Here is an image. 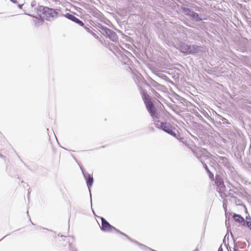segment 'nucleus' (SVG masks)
<instances>
[{
    "label": "nucleus",
    "mask_w": 251,
    "mask_h": 251,
    "mask_svg": "<svg viewBox=\"0 0 251 251\" xmlns=\"http://www.w3.org/2000/svg\"><path fill=\"white\" fill-rule=\"evenodd\" d=\"M38 10L42 12L43 17L46 19H50L57 16V12L53 9L44 6H39Z\"/></svg>",
    "instance_id": "1"
},
{
    "label": "nucleus",
    "mask_w": 251,
    "mask_h": 251,
    "mask_svg": "<svg viewBox=\"0 0 251 251\" xmlns=\"http://www.w3.org/2000/svg\"><path fill=\"white\" fill-rule=\"evenodd\" d=\"M201 47L196 45L183 44L180 47L181 51L186 54H193L199 52Z\"/></svg>",
    "instance_id": "2"
},
{
    "label": "nucleus",
    "mask_w": 251,
    "mask_h": 251,
    "mask_svg": "<svg viewBox=\"0 0 251 251\" xmlns=\"http://www.w3.org/2000/svg\"><path fill=\"white\" fill-rule=\"evenodd\" d=\"M160 128L165 132L170 134L175 137H176V134L175 132L176 128L172 126L170 123L167 122H161L160 124Z\"/></svg>",
    "instance_id": "3"
},
{
    "label": "nucleus",
    "mask_w": 251,
    "mask_h": 251,
    "mask_svg": "<svg viewBox=\"0 0 251 251\" xmlns=\"http://www.w3.org/2000/svg\"><path fill=\"white\" fill-rule=\"evenodd\" d=\"M101 226L100 228L104 231L111 232L114 230H117L116 228L110 225L103 218L101 217Z\"/></svg>",
    "instance_id": "4"
},
{
    "label": "nucleus",
    "mask_w": 251,
    "mask_h": 251,
    "mask_svg": "<svg viewBox=\"0 0 251 251\" xmlns=\"http://www.w3.org/2000/svg\"><path fill=\"white\" fill-rule=\"evenodd\" d=\"M215 184L217 186V191L221 194L226 190V186L222 178L218 176H216Z\"/></svg>",
    "instance_id": "5"
},
{
    "label": "nucleus",
    "mask_w": 251,
    "mask_h": 251,
    "mask_svg": "<svg viewBox=\"0 0 251 251\" xmlns=\"http://www.w3.org/2000/svg\"><path fill=\"white\" fill-rule=\"evenodd\" d=\"M234 220L236 222H238L240 223L244 222V219L243 217H241L240 215L234 214L233 216Z\"/></svg>",
    "instance_id": "6"
},
{
    "label": "nucleus",
    "mask_w": 251,
    "mask_h": 251,
    "mask_svg": "<svg viewBox=\"0 0 251 251\" xmlns=\"http://www.w3.org/2000/svg\"><path fill=\"white\" fill-rule=\"evenodd\" d=\"M190 17H192L193 19H195L197 22L202 20V19L200 18L199 14L194 11H192Z\"/></svg>",
    "instance_id": "7"
},
{
    "label": "nucleus",
    "mask_w": 251,
    "mask_h": 251,
    "mask_svg": "<svg viewBox=\"0 0 251 251\" xmlns=\"http://www.w3.org/2000/svg\"><path fill=\"white\" fill-rule=\"evenodd\" d=\"M148 110L152 117H154L156 116L157 113L154 107L149 108Z\"/></svg>",
    "instance_id": "8"
},
{
    "label": "nucleus",
    "mask_w": 251,
    "mask_h": 251,
    "mask_svg": "<svg viewBox=\"0 0 251 251\" xmlns=\"http://www.w3.org/2000/svg\"><path fill=\"white\" fill-rule=\"evenodd\" d=\"M182 10L183 12L184 13V14H185L186 15H187V16H191V14L192 13V11H191L190 9H189L188 8H185V7L182 8Z\"/></svg>",
    "instance_id": "9"
},
{
    "label": "nucleus",
    "mask_w": 251,
    "mask_h": 251,
    "mask_svg": "<svg viewBox=\"0 0 251 251\" xmlns=\"http://www.w3.org/2000/svg\"><path fill=\"white\" fill-rule=\"evenodd\" d=\"M143 99L144 101V103H145L147 101L151 100L150 96L146 92H144L143 94Z\"/></svg>",
    "instance_id": "10"
},
{
    "label": "nucleus",
    "mask_w": 251,
    "mask_h": 251,
    "mask_svg": "<svg viewBox=\"0 0 251 251\" xmlns=\"http://www.w3.org/2000/svg\"><path fill=\"white\" fill-rule=\"evenodd\" d=\"M145 104L146 106L147 109L154 107V104L151 100L146 102Z\"/></svg>",
    "instance_id": "11"
},
{
    "label": "nucleus",
    "mask_w": 251,
    "mask_h": 251,
    "mask_svg": "<svg viewBox=\"0 0 251 251\" xmlns=\"http://www.w3.org/2000/svg\"><path fill=\"white\" fill-rule=\"evenodd\" d=\"M67 17L70 20H72V21H74V22H75V21L76 20V19H77L76 17H75V16L73 15H71V14H68V15H67Z\"/></svg>",
    "instance_id": "12"
},
{
    "label": "nucleus",
    "mask_w": 251,
    "mask_h": 251,
    "mask_svg": "<svg viewBox=\"0 0 251 251\" xmlns=\"http://www.w3.org/2000/svg\"><path fill=\"white\" fill-rule=\"evenodd\" d=\"M75 23L78 24L79 25H80L81 26H83L84 25V23L81 21L79 20L78 18L75 21Z\"/></svg>",
    "instance_id": "13"
},
{
    "label": "nucleus",
    "mask_w": 251,
    "mask_h": 251,
    "mask_svg": "<svg viewBox=\"0 0 251 251\" xmlns=\"http://www.w3.org/2000/svg\"><path fill=\"white\" fill-rule=\"evenodd\" d=\"M93 181V178L89 177V180L87 181V185L89 187L91 186L92 185Z\"/></svg>",
    "instance_id": "14"
},
{
    "label": "nucleus",
    "mask_w": 251,
    "mask_h": 251,
    "mask_svg": "<svg viewBox=\"0 0 251 251\" xmlns=\"http://www.w3.org/2000/svg\"><path fill=\"white\" fill-rule=\"evenodd\" d=\"M233 250H234V251H239V250H238L237 247H236V246H234Z\"/></svg>",
    "instance_id": "15"
},
{
    "label": "nucleus",
    "mask_w": 251,
    "mask_h": 251,
    "mask_svg": "<svg viewBox=\"0 0 251 251\" xmlns=\"http://www.w3.org/2000/svg\"><path fill=\"white\" fill-rule=\"evenodd\" d=\"M109 31L110 32H111L112 34L114 36H115V33L114 32H112L111 30H109Z\"/></svg>",
    "instance_id": "16"
},
{
    "label": "nucleus",
    "mask_w": 251,
    "mask_h": 251,
    "mask_svg": "<svg viewBox=\"0 0 251 251\" xmlns=\"http://www.w3.org/2000/svg\"><path fill=\"white\" fill-rule=\"evenodd\" d=\"M218 251H223V249L222 248H219Z\"/></svg>",
    "instance_id": "17"
},
{
    "label": "nucleus",
    "mask_w": 251,
    "mask_h": 251,
    "mask_svg": "<svg viewBox=\"0 0 251 251\" xmlns=\"http://www.w3.org/2000/svg\"><path fill=\"white\" fill-rule=\"evenodd\" d=\"M13 2H16L17 0H10Z\"/></svg>",
    "instance_id": "18"
}]
</instances>
